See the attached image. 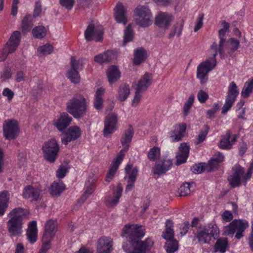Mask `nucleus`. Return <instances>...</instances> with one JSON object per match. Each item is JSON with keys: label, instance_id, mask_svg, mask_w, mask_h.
Returning a JSON list of instances; mask_svg holds the SVG:
<instances>
[{"label": "nucleus", "instance_id": "f257e3e1", "mask_svg": "<svg viewBox=\"0 0 253 253\" xmlns=\"http://www.w3.org/2000/svg\"><path fill=\"white\" fill-rule=\"evenodd\" d=\"M145 234V228L138 224H127L122 230V236L128 239L130 245H123V249L126 253H145L153 245V242L147 239L144 242L141 239Z\"/></svg>", "mask_w": 253, "mask_h": 253}, {"label": "nucleus", "instance_id": "f03ea898", "mask_svg": "<svg viewBox=\"0 0 253 253\" xmlns=\"http://www.w3.org/2000/svg\"><path fill=\"white\" fill-rule=\"evenodd\" d=\"M226 31L221 29L219 31L218 36L220 39L218 45L213 42L208 50V55L211 58L201 63L197 67V77L200 80L201 83L204 84L206 82V77L208 74L216 66L215 56L218 53L221 57L225 55L224 46L226 44L225 35Z\"/></svg>", "mask_w": 253, "mask_h": 253}, {"label": "nucleus", "instance_id": "7ed1b4c3", "mask_svg": "<svg viewBox=\"0 0 253 253\" xmlns=\"http://www.w3.org/2000/svg\"><path fill=\"white\" fill-rule=\"evenodd\" d=\"M25 211L20 208L13 209L8 214L7 228L11 237H19L23 233V220Z\"/></svg>", "mask_w": 253, "mask_h": 253}, {"label": "nucleus", "instance_id": "20e7f679", "mask_svg": "<svg viewBox=\"0 0 253 253\" xmlns=\"http://www.w3.org/2000/svg\"><path fill=\"white\" fill-rule=\"evenodd\" d=\"M253 173V162L247 170L240 165H236L232 168V174L228 177V180L232 187H239L242 184L246 185Z\"/></svg>", "mask_w": 253, "mask_h": 253}, {"label": "nucleus", "instance_id": "39448f33", "mask_svg": "<svg viewBox=\"0 0 253 253\" xmlns=\"http://www.w3.org/2000/svg\"><path fill=\"white\" fill-rule=\"evenodd\" d=\"M88 102L82 95H77L67 103L68 112L75 118L84 116L87 112Z\"/></svg>", "mask_w": 253, "mask_h": 253}, {"label": "nucleus", "instance_id": "423d86ee", "mask_svg": "<svg viewBox=\"0 0 253 253\" xmlns=\"http://www.w3.org/2000/svg\"><path fill=\"white\" fill-rule=\"evenodd\" d=\"M219 234V230L217 225L210 223L202 228L199 229L194 234V237L202 244H210L211 238L216 239Z\"/></svg>", "mask_w": 253, "mask_h": 253}, {"label": "nucleus", "instance_id": "0eeeda50", "mask_svg": "<svg viewBox=\"0 0 253 253\" xmlns=\"http://www.w3.org/2000/svg\"><path fill=\"white\" fill-rule=\"evenodd\" d=\"M248 227L249 223L247 221L241 219H235L228 225L223 228V234L226 236H233L235 232H236L235 237L239 239L244 236L243 232Z\"/></svg>", "mask_w": 253, "mask_h": 253}, {"label": "nucleus", "instance_id": "6e6552de", "mask_svg": "<svg viewBox=\"0 0 253 253\" xmlns=\"http://www.w3.org/2000/svg\"><path fill=\"white\" fill-rule=\"evenodd\" d=\"M134 20L136 24L142 27L150 26L153 22L152 14L148 7L138 6L134 10Z\"/></svg>", "mask_w": 253, "mask_h": 253}, {"label": "nucleus", "instance_id": "1a4fd4ad", "mask_svg": "<svg viewBox=\"0 0 253 253\" xmlns=\"http://www.w3.org/2000/svg\"><path fill=\"white\" fill-rule=\"evenodd\" d=\"M21 39L20 32L14 31L11 36L8 42L5 44L2 50L0 52L1 61L6 59L9 53L14 52L19 44Z\"/></svg>", "mask_w": 253, "mask_h": 253}, {"label": "nucleus", "instance_id": "9d476101", "mask_svg": "<svg viewBox=\"0 0 253 253\" xmlns=\"http://www.w3.org/2000/svg\"><path fill=\"white\" fill-rule=\"evenodd\" d=\"M44 157L50 162H54L59 151V146L55 139L45 141L42 147Z\"/></svg>", "mask_w": 253, "mask_h": 253}, {"label": "nucleus", "instance_id": "9b49d317", "mask_svg": "<svg viewBox=\"0 0 253 253\" xmlns=\"http://www.w3.org/2000/svg\"><path fill=\"white\" fill-rule=\"evenodd\" d=\"M71 69L66 74L67 77L74 84L78 83L80 81V76L79 71L83 69V62L80 60H76L74 57L71 59Z\"/></svg>", "mask_w": 253, "mask_h": 253}, {"label": "nucleus", "instance_id": "f8f14e48", "mask_svg": "<svg viewBox=\"0 0 253 253\" xmlns=\"http://www.w3.org/2000/svg\"><path fill=\"white\" fill-rule=\"evenodd\" d=\"M4 137L8 140L13 139L18 135L19 130L17 122L15 120H7L3 124Z\"/></svg>", "mask_w": 253, "mask_h": 253}, {"label": "nucleus", "instance_id": "ddd939ff", "mask_svg": "<svg viewBox=\"0 0 253 253\" xmlns=\"http://www.w3.org/2000/svg\"><path fill=\"white\" fill-rule=\"evenodd\" d=\"M118 123V116L115 113H110L105 118L104 121V128L103 135L108 137L116 129Z\"/></svg>", "mask_w": 253, "mask_h": 253}, {"label": "nucleus", "instance_id": "4468645a", "mask_svg": "<svg viewBox=\"0 0 253 253\" xmlns=\"http://www.w3.org/2000/svg\"><path fill=\"white\" fill-rule=\"evenodd\" d=\"M173 20V16L171 13L160 11L156 16L155 24L159 27L166 30L170 27Z\"/></svg>", "mask_w": 253, "mask_h": 253}, {"label": "nucleus", "instance_id": "2eb2a0df", "mask_svg": "<svg viewBox=\"0 0 253 253\" xmlns=\"http://www.w3.org/2000/svg\"><path fill=\"white\" fill-rule=\"evenodd\" d=\"M103 28L101 26H95L90 24L84 32L85 39L87 41L94 40L99 42L102 40Z\"/></svg>", "mask_w": 253, "mask_h": 253}, {"label": "nucleus", "instance_id": "dca6fc26", "mask_svg": "<svg viewBox=\"0 0 253 253\" xmlns=\"http://www.w3.org/2000/svg\"><path fill=\"white\" fill-rule=\"evenodd\" d=\"M80 128L77 126H72L68 128L67 131L63 134L61 142L65 145L72 141L79 138L81 135Z\"/></svg>", "mask_w": 253, "mask_h": 253}, {"label": "nucleus", "instance_id": "f3484780", "mask_svg": "<svg viewBox=\"0 0 253 253\" xmlns=\"http://www.w3.org/2000/svg\"><path fill=\"white\" fill-rule=\"evenodd\" d=\"M123 187L121 183H118L113 190L112 195L106 197L105 203L109 208H113L119 203V200L122 195Z\"/></svg>", "mask_w": 253, "mask_h": 253}, {"label": "nucleus", "instance_id": "a211bd4d", "mask_svg": "<svg viewBox=\"0 0 253 253\" xmlns=\"http://www.w3.org/2000/svg\"><path fill=\"white\" fill-rule=\"evenodd\" d=\"M126 175L125 179H127V184L126 186L125 191L128 192L131 191L134 186V182L137 175L138 170L136 168L131 169L130 165H127L125 168Z\"/></svg>", "mask_w": 253, "mask_h": 253}, {"label": "nucleus", "instance_id": "6ab92c4d", "mask_svg": "<svg viewBox=\"0 0 253 253\" xmlns=\"http://www.w3.org/2000/svg\"><path fill=\"white\" fill-rule=\"evenodd\" d=\"M124 150L120 152L113 160L111 168L109 169L105 177V181L109 182L114 177L119 166L124 159Z\"/></svg>", "mask_w": 253, "mask_h": 253}, {"label": "nucleus", "instance_id": "aec40b11", "mask_svg": "<svg viewBox=\"0 0 253 253\" xmlns=\"http://www.w3.org/2000/svg\"><path fill=\"white\" fill-rule=\"evenodd\" d=\"M237 138L236 135H232L230 130H227L225 134L222 137L218 146L222 149H230L237 141Z\"/></svg>", "mask_w": 253, "mask_h": 253}, {"label": "nucleus", "instance_id": "412c9836", "mask_svg": "<svg viewBox=\"0 0 253 253\" xmlns=\"http://www.w3.org/2000/svg\"><path fill=\"white\" fill-rule=\"evenodd\" d=\"M112 239L110 237H102L97 243V253H111L113 250Z\"/></svg>", "mask_w": 253, "mask_h": 253}, {"label": "nucleus", "instance_id": "4be33fe9", "mask_svg": "<svg viewBox=\"0 0 253 253\" xmlns=\"http://www.w3.org/2000/svg\"><path fill=\"white\" fill-rule=\"evenodd\" d=\"M72 118L67 113H63L60 117L54 119L53 125L57 127L58 130H64L71 123Z\"/></svg>", "mask_w": 253, "mask_h": 253}, {"label": "nucleus", "instance_id": "5701e85b", "mask_svg": "<svg viewBox=\"0 0 253 253\" xmlns=\"http://www.w3.org/2000/svg\"><path fill=\"white\" fill-rule=\"evenodd\" d=\"M40 189L37 186L29 185L23 190L24 198L30 201H37L40 198Z\"/></svg>", "mask_w": 253, "mask_h": 253}, {"label": "nucleus", "instance_id": "b1692460", "mask_svg": "<svg viewBox=\"0 0 253 253\" xmlns=\"http://www.w3.org/2000/svg\"><path fill=\"white\" fill-rule=\"evenodd\" d=\"M186 128L185 124H179L174 126L173 130L171 131L169 135L172 142H178L183 137Z\"/></svg>", "mask_w": 253, "mask_h": 253}, {"label": "nucleus", "instance_id": "393cba45", "mask_svg": "<svg viewBox=\"0 0 253 253\" xmlns=\"http://www.w3.org/2000/svg\"><path fill=\"white\" fill-rule=\"evenodd\" d=\"M114 17L118 23H122L124 25L127 23L126 9L121 3H118L114 8Z\"/></svg>", "mask_w": 253, "mask_h": 253}, {"label": "nucleus", "instance_id": "a878e982", "mask_svg": "<svg viewBox=\"0 0 253 253\" xmlns=\"http://www.w3.org/2000/svg\"><path fill=\"white\" fill-rule=\"evenodd\" d=\"M172 165V162L169 159H164L162 161L158 162L154 169V173L158 175L165 173L170 169Z\"/></svg>", "mask_w": 253, "mask_h": 253}, {"label": "nucleus", "instance_id": "bb28decb", "mask_svg": "<svg viewBox=\"0 0 253 253\" xmlns=\"http://www.w3.org/2000/svg\"><path fill=\"white\" fill-rule=\"evenodd\" d=\"M189 146L186 143H181L176 155L177 165L184 163L189 156Z\"/></svg>", "mask_w": 253, "mask_h": 253}, {"label": "nucleus", "instance_id": "cd10ccee", "mask_svg": "<svg viewBox=\"0 0 253 253\" xmlns=\"http://www.w3.org/2000/svg\"><path fill=\"white\" fill-rule=\"evenodd\" d=\"M38 229L36 221H32L29 223L26 232V236L29 242L33 244L37 240Z\"/></svg>", "mask_w": 253, "mask_h": 253}, {"label": "nucleus", "instance_id": "c85d7f7f", "mask_svg": "<svg viewBox=\"0 0 253 253\" xmlns=\"http://www.w3.org/2000/svg\"><path fill=\"white\" fill-rule=\"evenodd\" d=\"M56 227L57 222L56 220L52 219L48 220L45 225V229L43 234L44 238L47 237L53 239L56 233Z\"/></svg>", "mask_w": 253, "mask_h": 253}, {"label": "nucleus", "instance_id": "c756f323", "mask_svg": "<svg viewBox=\"0 0 253 253\" xmlns=\"http://www.w3.org/2000/svg\"><path fill=\"white\" fill-rule=\"evenodd\" d=\"M10 194L7 191L0 192V216H2L8 208Z\"/></svg>", "mask_w": 253, "mask_h": 253}, {"label": "nucleus", "instance_id": "7c9ffc66", "mask_svg": "<svg viewBox=\"0 0 253 253\" xmlns=\"http://www.w3.org/2000/svg\"><path fill=\"white\" fill-rule=\"evenodd\" d=\"M152 80L151 75L148 73L145 74L138 81L136 89L142 92L146 90L151 84Z\"/></svg>", "mask_w": 253, "mask_h": 253}, {"label": "nucleus", "instance_id": "2f4dec72", "mask_svg": "<svg viewBox=\"0 0 253 253\" xmlns=\"http://www.w3.org/2000/svg\"><path fill=\"white\" fill-rule=\"evenodd\" d=\"M106 74L110 84H112L117 81L121 76L118 68L114 65L110 66L108 69Z\"/></svg>", "mask_w": 253, "mask_h": 253}, {"label": "nucleus", "instance_id": "473e14b6", "mask_svg": "<svg viewBox=\"0 0 253 253\" xmlns=\"http://www.w3.org/2000/svg\"><path fill=\"white\" fill-rule=\"evenodd\" d=\"M133 132L132 129L129 128L125 132V133L121 139V143L123 146L124 147L120 152L124 150L123 154L124 157L125 156V153L128 149L129 145L131 141L133 136Z\"/></svg>", "mask_w": 253, "mask_h": 253}, {"label": "nucleus", "instance_id": "72a5a7b5", "mask_svg": "<svg viewBox=\"0 0 253 253\" xmlns=\"http://www.w3.org/2000/svg\"><path fill=\"white\" fill-rule=\"evenodd\" d=\"M224 160V156L222 153L220 152L216 153L214 156L209 162L208 166L209 170L211 171L216 168L218 167V164L223 162Z\"/></svg>", "mask_w": 253, "mask_h": 253}, {"label": "nucleus", "instance_id": "f704fd0d", "mask_svg": "<svg viewBox=\"0 0 253 253\" xmlns=\"http://www.w3.org/2000/svg\"><path fill=\"white\" fill-rule=\"evenodd\" d=\"M85 186L84 194L78 201V203L80 205L82 204L86 200L89 195L93 193L95 189L94 184L92 182H86Z\"/></svg>", "mask_w": 253, "mask_h": 253}, {"label": "nucleus", "instance_id": "c9c22d12", "mask_svg": "<svg viewBox=\"0 0 253 253\" xmlns=\"http://www.w3.org/2000/svg\"><path fill=\"white\" fill-rule=\"evenodd\" d=\"M129 94L130 88L129 85L126 84H123L119 88L117 97L120 101L123 102L127 99Z\"/></svg>", "mask_w": 253, "mask_h": 253}, {"label": "nucleus", "instance_id": "e433bc0d", "mask_svg": "<svg viewBox=\"0 0 253 253\" xmlns=\"http://www.w3.org/2000/svg\"><path fill=\"white\" fill-rule=\"evenodd\" d=\"M173 222L170 220H167L166 222V229L163 232L162 237L167 240L173 239L174 237V231L173 229Z\"/></svg>", "mask_w": 253, "mask_h": 253}, {"label": "nucleus", "instance_id": "4c0bfd02", "mask_svg": "<svg viewBox=\"0 0 253 253\" xmlns=\"http://www.w3.org/2000/svg\"><path fill=\"white\" fill-rule=\"evenodd\" d=\"M228 247V240L226 238L218 239L214 246V252L224 253Z\"/></svg>", "mask_w": 253, "mask_h": 253}, {"label": "nucleus", "instance_id": "58836bf2", "mask_svg": "<svg viewBox=\"0 0 253 253\" xmlns=\"http://www.w3.org/2000/svg\"><path fill=\"white\" fill-rule=\"evenodd\" d=\"M64 188L65 185L62 181H54L51 185L50 193L53 196H58Z\"/></svg>", "mask_w": 253, "mask_h": 253}, {"label": "nucleus", "instance_id": "ea45409f", "mask_svg": "<svg viewBox=\"0 0 253 253\" xmlns=\"http://www.w3.org/2000/svg\"><path fill=\"white\" fill-rule=\"evenodd\" d=\"M146 50L142 47L135 50L133 63L135 65H139L146 59Z\"/></svg>", "mask_w": 253, "mask_h": 253}, {"label": "nucleus", "instance_id": "a19ab883", "mask_svg": "<svg viewBox=\"0 0 253 253\" xmlns=\"http://www.w3.org/2000/svg\"><path fill=\"white\" fill-rule=\"evenodd\" d=\"M113 57L111 51H106L94 57V61L99 64L110 62Z\"/></svg>", "mask_w": 253, "mask_h": 253}, {"label": "nucleus", "instance_id": "79ce46f5", "mask_svg": "<svg viewBox=\"0 0 253 253\" xmlns=\"http://www.w3.org/2000/svg\"><path fill=\"white\" fill-rule=\"evenodd\" d=\"M105 89L102 87L97 89L95 94L94 106L97 109H100L102 107L103 99L102 96L104 95Z\"/></svg>", "mask_w": 253, "mask_h": 253}, {"label": "nucleus", "instance_id": "37998d69", "mask_svg": "<svg viewBox=\"0 0 253 253\" xmlns=\"http://www.w3.org/2000/svg\"><path fill=\"white\" fill-rule=\"evenodd\" d=\"M33 18L30 14L26 15L23 20L21 23V29L23 33H26L29 31L33 25Z\"/></svg>", "mask_w": 253, "mask_h": 253}, {"label": "nucleus", "instance_id": "c03bdc74", "mask_svg": "<svg viewBox=\"0 0 253 253\" xmlns=\"http://www.w3.org/2000/svg\"><path fill=\"white\" fill-rule=\"evenodd\" d=\"M184 20L182 18L179 19L174 24L173 28L170 31L169 36L170 38L174 37L175 35L180 37L183 29Z\"/></svg>", "mask_w": 253, "mask_h": 253}, {"label": "nucleus", "instance_id": "a18cd8bd", "mask_svg": "<svg viewBox=\"0 0 253 253\" xmlns=\"http://www.w3.org/2000/svg\"><path fill=\"white\" fill-rule=\"evenodd\" d=\"M253 90V78L246 82L241 92L243 98H247Z\"/></svg>", "mask_w": 253, "mask_h": 253}, {"label": "nucleus", "instance_id": "49530a36", "mask_svg": "<svg viewBox=\"0 0 253 253\" xmlns=\"http://www.w3.org/2000/svg\"><path fill=\"white\" fill-rule=\"evenodd\" d=\"M239 94V91L237 88V86L234 82H232L229 86L228 91L226 98L235 100L238 95Z\"/></svg>", "mask_w": 253, "mask_h": 253}, {"label": "nucleus", "instance_id": "de8ad7c7", "mask_svg": "<svg viewBox=\"0 0 253 253\" xmlns=\"http://www.w3.org/2000/svg\"><path fill=\"white\" fill-rule=\"evenodd\" d=\"M33 36L38 39H42L45 36L46 30L44 26H39L32 30Z\"/></svg>", "mask_w": 253, "mask_h": 253}, {"label": "nucleus", "instance_id": "09e8293b", "mask_svg": "<svg viewBox=\"0 0 253 253\" xmlns=\"http://www.w3.org/2000/svg\"><path fill=\"white\" fill-rule=\"evenodd\" d=\"M160 156V149L158 147H154L150 149L147 154L148 158L151 161H155Z\"/></svg>", "mask_w": 253, "mask_h": 253}, {"label": "nucleus", "instance_id": "8fccbe9b", "mask_svg": "<svg viewBox=\"0 0 253 253\" xmlns=\"http://www.w3.org/2000/svg\"><path fill=\"white\" fill-rule=\"evenodd\" d=\"M194 95L193 94H191L189 97L188 100L184 104L183 110L184 116L185 117L188 115L190 109H191L192 106L193 105L194 101Z\"/></svg>", "mask_w": 253, "mask_h": 253}, {"label": "nucleus", "instance_id": "3c124183", "mask_svg": "<svg viewBox=\"0 0 253 253\" xmlns=\"http://www.w3.org/2000/svg\"><path fill=\"white\" fill-rule=\"evenodd\" d=\"M169 241L165 246L166 251L168 253H173L178 249V243L173 239Z\"/></svg>", "mask_w": 253, "mask_h": 253}, {"label": "nucleus", "instance_id": "603ef678", "mask_svg": "<svg viewBox=\"0 0 253 253\" xmlns=\"http://www.w3.org/2000/svg\"><path fill=\"white\" fill-rule=\"evenodd\" d=\"M52 238H45L42 236V245L39 253H46L48 250L50 248V242Z\"/></svg>", "mask_w": 253, "mask_h": 253}, {"label": "nucleus", "instance_id": "864d4df0", "mask_svg": "<svg viewBox=\"0 0 253 253\" xmlns=\"http://www.w3.org/2000/svg\"><path fill=\"white\" fill-rule=\"evenodd\" d=\"M133 31L131 28V26L128 25L125 31L124 44L125 45L127 42H130L133 39Z\"/></svg>", "mask_w": 253, "mask_h": 253}, {"label": "nucleus", "instance_id": "5fc2aeb1", "mask_svg": "<svg viewBox=\"0 0 253 253\" xmlns=\"http://www.w3.org/2000/svg\"><path fill=\"white\" fill-rule=\"evenodd\" d=\"M190 187L189 183H185L181 185L178 190L180 196H185L190 194Z\"/></svg>", "mask_w": 253, "mask_h": 253}, {"label": "nucleus", "instance_id": "6e6d98bb", "mask_svg": "<svg viewBox=\"0 0 253 253\" xmlns=\"http://www.w3.org/2000/svg\"><path fill=\"white\" fill-rule=\"evenodd\" d=\"M227 44L230 50L232 52H234L238 49L239 45V41L234 38H231L229 39L227 43L226 42L225 46Z\"/></svg>", "mask_w": 253, "mask_h": 253}, {"label": "nucleus", "instance_id": "4d7b16f0", "mask_svg": "<svg viewBox=\"0 0 253 253\" xmlns=\"http://www.w3.org/2000/svg\"><path fill=\"white\" fill-rule=\"evenodd\" d=\"M52 46L49 44H46L39 47L38 51L41 55H47L51 53Z\"/></svg>", "mask_w": 253, "mask_h": 253}, {"label": "nucleus", "instance_id": "13d9d810", "mask_svg": "<svg viewBox=\"0 0 253 253\" xmlns=\"http://www.w3.org/2000/svg\"><path fill=\"white\" fill-rule=\"evenodd\" d=\"M210 130V127L208 125H205L204 126V130H201L199 133V134L198 135L197 137V144L200 143L204 141V140L205 139L208 132Z\"/></svg>", "mask_w": 253, "mask_h": 253}, {"label": "nucleus", "instance_id": "bf43d9fd", "mask_svg": "<svg viewBox=\"0 0 253 253\" xmlns=\"http://www.w3.org/2000/svg\"><path fill=\"white\" fill-rule=\"evenodd\" d=\"M235 100L226 98L225 103L222 107V113L225 114L230 110Z\"/></svg>", "mask_w": 253, "mask_h": 253}, {"label": "nucleus", "instance_id": "052dcab7", "mask_svg": "<svg viewBox=\"0 0 253 253\" xmlns=\"http://www.w3.org/2000/svg\"><path fill=\"white\" fill-rule=\"evenodd\" d=\"M208 98L209 95L208 93L203 90H200L197 94V98L201 103H205Z\"/></svg>", "mask_w": 253, "mask_h": 253}, {"label": "nucleus", "instance_id": "680f3d73", "mask_svg": "<svg viewBox=\"0 0 253 253\" xmlns=\"http://www.w3.org/2000/svg\"><path fill=\"white\" fill-rule=\"evenodd\" d=\"M67 172V168L65 166H61L56 171V176L58 178H62L65 176Z\"/></svg>", "mask_w": 253, "mask_h": 253}, {"label": "nucleus", "instance_id": "e2e57ef3", "mask_svg": "<svg viewBox=\"0 0 253 253\" xmlns=\"http://www.w3.org/2000/svg\"><path fill=\"white\" fill-rule=\"evenodd\" d=\"M204 164L201 163L194 165L191 168V170L195 173H200L204 171Z\"/></svg>", "mask_w": 253, "mask_h": 253}, {"label": "nucleus", "instance_id": "0e129e2a", "mask_svg": "<svg viewBox=\"0 0 253 253\" xmlns=\"http://www.w3.org/2000/svg\"><path fill=\"white\" fill-rule=\"evenodd\" d=\"M74 2V0H60L61 5L65 7L67 9H72Z\"/></svg>", "mask_w": 253, "mask_h": 253}, {"label": "nucleus", "instance_id": "69168bd1", "mask_svg": "<svg viewBox=\"0 0 253 253\" xmlns=\"http://www.w3.org/2000/svg\"><path fill=\"white\" fill-rule=\"evenodd\" d=\"M11 77V69L8 67H5L3 70V73L0 75L1 78L2 80H5L10 78Z\"/></svg>", "mask_w": 253, "mask_h": 253}, {"label": "nucleus", "instance_id": "338daca9", "mask_svg": "<svg viewBox=\"0 0 253 253\" xmlns=\"http://www.w3.org/2000/svg\"><path fill=\"white\" fill-rule=\"evenodd\" d=\"M42 5L40 1H37L35 3V6L34 11V16L37 17L42 14Z\"/></svg>", "mask_w": 253, "mask_h": 253}, {"label": "nucleus", "instance_id": "774afa93", "mask_svg": "<svg viewBox=\"0 0 253 253\" xmlns=\"http://www.w3.org/2000/svg\"><path fill=\"white\" fill-rule=\"evenodd\" d=\"M204 19V14H201L199 15L198 21L196 23V25L194 28V32H197L202 26L203 24V20Z\"/></svg>", "mask_w": 253, "mask_h": 253}]
</instances>
